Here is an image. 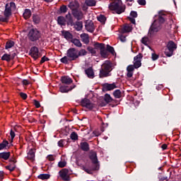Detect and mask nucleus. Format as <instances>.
Returning <instances> with one entry per match:
<instances>
[{
  "label": "nucleus",
  "instance_id": "nucleus-26",
  "mask_svg": "<svg viewBox=\"0 0 181 181\" xmlns=\"http://www.w3.org/2000/svg\"><path fill=\"white\" fill-rule=\"evenodd\" d=\"M85 5L86 6H95L97 5L96 0H85Z\"/></svg>",
  "mask_w": 181,
  "mask_h": 181
},
{
  "label": "nucleus",
  "instance_id": "nucleus-50",
  "mask_svg": "<svg viewBox=\"0 0 181 181\" xmlns=\"http://www.w3.org/2000/svg\"><path fill=\"white\" fill-rule=\"evenodd\" d=\"M151 59H152V60H153V61L158 60V59H159V55L156 54V53H153V54H152Z\"/></svg>",
  "mask_w": 181,
  "mask_h": 181
},
{
  "label": "nucleus",
  "instance_id": "nucleus-30",
  "mask_svg": "<svg viewBox=\"0 0 181 181\" xmlns=\"http://www.w3.org/2000/svg\"><path fill=\"white\" fill-rule=\"evenodd\" d=\"M57 22L59 25H61V26H64V25H66V18L63 16H59Z\"/></svg>",
  "mask_w": 181,
  "mask_h": 181
},
{
  "label": "nucleus",
  "instance_id": "nucleus-7",
  "mask_svg": "<svg viewBox=\"0 0 181 181\" xmlns=\"http://www.w3.org/2000/svg\"><path fill=\"white\" fill-rule=\"evenodd\" d=\"M95 47H96V49H100V56L102 57L104 59H107V57H108V51L105 49V45L97 42L95 44Z\"/></svg>",
  "mask_w": 181,
  "mask_h": 181
},
{
  "label": "nucleus",
  "instance_id": "nucleus-37",
  "mask_svg": "<svg viewBox=\"0 0 181 181\" xmlns=\"http://www.w3.org/2000/svg\"><path fill=\"white\" fill-rule=\"evenodd\" d=\"M38 179H41V180H47V179H50V175L41 174L38 175Z\"/></svg>",
  "mask_w": 181,
  "mask_h": 181
},
{
  "label": "nucleus",
  "instance_id": "nucleus-23",
  "mask_svg": "<svg viewBox=\"0 0 181 181\" xmlns=\"http://www.w3.org/2000/svg\"><path fill=\"white\" fill-rule=\"evenodd\" d=\"M23 16L24 19H29V18L32 16V11H30V9H25L24 13H23Z\"/></svg>",
  "mask_w": 181,
  "mask_h": 181
},
{
  "label": "nucleus",
  "instance_id": "nucleus-2",
  "mask_svg": "<svg viewBox=\"0 0 181 181\" xmlns=\"http://www.w3.org/2000/svg\"><path fill=\"white\" fill-rule=\"evenodd\" d=\"M16 10V4L13 2L7 3L4 11V17H0V22H8L9 17L12 16V12Z\"/></svg>",
  "mask_w": 181,
  "mask_h": 181
},
{
  "label": "nucleus",
  "instance_id": "nucleus-34",
  "mask_svg": "<svg viewBox=\"0 0 181 181\" xmlns=\"http://www.w3.org/2000/svg\"><path fill=\"white\" fill-rule=\"evenodd\" d=\"M113 95L115 98H121L122 97V92L120 90H115L113 93Z\"/></svg>",
  "mask_w": 181,
  "mask_h": 181
},
{
  "label": "nucleus",
  "instance_id": "nucleus-46",
  "mask_svg": "<svg viewBox=\"0 0 181 181\" xmlns=\"http://www.w3.org/2000/svg\"><path fill=\"white\" fill-rule=\"evenodd\" d=\"M87 54V51L86 49H81L79 52H78V57H80V56H86Z\"/></svg>",
  "mask_w": 181,
  "mask_h": 181
},
{
  "label": "nucleus",
  "instance_id": "nucleus-4",
  "mask_svg": "<svg viewBox=\"0 0 181 181\" xmlns=\"http://www.w3.org/2000/svg\"><path fill=\"white\" fill-rule=\"evenodd\" d=\"M163 22H165V18L159 16L158 19L153 21L148 30L149 36H153L156 32H159V30H160V26H162Z\"/></svg>",
  "mask_w": 181,
  "mask_h": 181
},
{
  "label": "nucleus",
  "instance_id": "nucleus-5",
  "mask_svg": "<svg viewBox=\"0 0 181 181\" xmlns=\"http://www.w3.org/2000/svg\"><path fill=\"white\" fill-rule=\"evenodd\" d=\"M112 70L111 62L110 61H105L102 65L100 70L99 77L100 78H104V77H108L110 76V73Z\"/></svg>",
  "mask_w": 181,
  "mask_h": 181
},
{
  "label": "nucleus",
  "instance_id": "nucleus-64",
  "mask_svg": "<svg viewBox=\"0 0 181 181\" xmlns=\"http://www.w3.org/2000/svg\"><path fill=\"white\" fill-rule=\"evenodd\" d=\"M6 169H8V170H10L11 172H12L15 168H11V166H6Z\"/></svg>",
  "mask_w": 181,
  "mask_h": 181
},
{
  "label": "nucleus",
  "instance_id": "nucleus-45",
  "mask_svg": "<svg viewBox=\"0 0 181 181\" xmlns=\"http://www.w3.org/2000/svg\"><path fill=\"white\" fill-rule=\"evenodd\" d=\"M105 101L107 103H111V101H112V98H111V96L109 94H105Z\"/></svg>",
  "mask_w": 181,
  "mask_h": 181
},
{
  "label": "nucleus",
  "instance_id": "nucleus-62",
  "mask_svg": "<svg viewBox=\"0 0 181 181\" xmlns=\"http://www.w3.org/2000/svg\"><path fill=\"white\" fill-rule=\"evenodd\" d=\"M23 84H24V86H28V84H29V81H28V80H23Z\"/></svg>",
  "mask_w": 181,
  "mask_h": 181
},
{
  "label": "nucleus",
  "instance_id": "nucleus-38",
  "mask_svg": "<svg viewBox=\"0 0 181 181\" xmlns=\"http://www.w3.org/2000/svg\"><path fill=\"white\" fill-rule=\"evenodd\" d=\"M173 49H170V48H165V54L168 56V57H170L173 55Z\"/></svg>",
  "mask_w": 181,
  "mask_h": 181
},
{
  "label": "nucleus",
  "instance_id": "nucleus-24",
  "mask_svg": "<svg viewBox=\"0 0 181 181\" xmlns=\"http://www.w3.org/2000/svg\"><path fill=\"white\" fill-rule=\"evenodd\" d=\"M9 156H11V152L0 153V159L8 160L9 159Z\"/></svg>",
  "mask_w": 181,
  "mask_h": 181
},
{
  "label": "nucleus",
  "instance_id": "nucleus-21",
  "mask_svg": "<svg viewBox=\"0 0 181 181\" xmlns=\"http://www.w3.org/2000/svg\"><path fill=\"white\" fill-rule=\"evenodd\" d=\"M81 148L85 152H88V151H90V146L88 145V143L83 141L81 143Z\"/></svg>",
  "mask_w": 181,
  "mask_h": 181
},
{
  "label": "nucleus",
  "instance_id": "nucleus-63",
  "mask_svg": "<svg viewBox=\"0 0 181 181\" xmlns=\"http://www.w3.org/2000/svg\"><path fill=\"white\" fill-rule=\"evenodd\" d=\"M161 148H162V149H163V151H165V149H167L168 145H166V144H163V145L161 146Z\"/></svg>",
  "mask_w": 181,
  "mask_h": 181
},
{
  "label": "nucleus",
  "instance_id": "nucleus-44",
  "mask_svg": "<svg viewBox=\"0 0 181 181\" xmlns=\"http://www.w3.org/2000/svg\"><path fill=\"white\" fill-rule=\"evenodd\" d=\"M106 50L107 51V52H109V53H111L112 54H114V53H115L114 47L110 46L109 45H107Z\"/></svg>",
  "mask_w": 181,
  "mask_h": 181
},
{
  "label": "nucleus",
  "instance_id": "nucleus-10",
  "mask_svg": "<svg viewBox=\"0 0 181 181\" xmlns=\"http://www.w3.org/2000/svg\"><path fill=\"white\" fill-rule=\"evenodd\" d=\"M30 55L31 56V57H33V59H34V60H37V59L40 57V54L39 53V48H37V47H31L30 51Z\"/></svg>",
  "mask_w": 181,
  "mask_h": 181
},
{
  "label": "nucleus",
  "instance_id": "nucleus-33",
  "mask_svg": "<svg viewBox=\"0 0 181 181\" xmlns=\"http://www.w3.org/2000/svg\"><path fill=\"white\" fill-rule=\"evenodd\" d=\"M15 46V42L12 40H8L6 43L5 49L8 50V49H11Z\"/></svg>",
  "mask_w": 181,
  "mask_h": 181
},
{
  "label": "nucleus",
  "instance_id": "nucleus-18",
  "mask_svg": "<svg viewBox=\"0 0 181 181\" xmlns=\"http://www.w3.org/2000/svg\"><path fill=\"white\" fill-rule=\"evenodd\" d=\"M115 88H117L115 83H106L103 85V90H107V91H111V90H114Z\"/></svg>",
  "mask_w": 181,
  "mask_h": 181
},
{
  "label": "nucleus",
  "instance_id": "nucleus-9",
  "mask_svg": "<svg viewBox=\"0 0 181 181\" xmlns=\"http://www.w3.org/2000/svg\"><path fill=\"white\" fill-rule=\"evenodd\" d=\"M59 175L64 181H70V175H69V169L64 168L59 172Z\"/></svg>",
  "mask_w": 181,
  "mask_h": 181
},
{
  "label": "nucleus",
  "instance_id": "nucleus-51",
  "mask_svg": "<svg viewBox=\"0 0 181 181\" xmlns=\"http://www.w3.org/2000/svg\"><path fill=\"white\" fill-rule=\"evenodd\" d=\"M45 62H49V58L46 57V56H44L42 57L40 64H42L45 63Z\"/></svg>",
  "mask_w": 181,
  "mask_h": 181
},
{
  "label": "nucleus",
  "instance_id": "nucleus-40",
  "mask_svg": "<svg viewBox=\"0 0 181 181\" xmlns=\"http://www.w3.org/2000/svg\"><path fill=\"white\" fill-rule=\"evenodd\" d=\"M69 8H67V6L66 5H62L59 8V12L60 13H66Z\"/></svg>",
  "mask_w": 181,
  "mask_h": 181
},
{
  "label": "nucleus",
  "instance_id": "nucleus-28",
  "mask_svg": "<svg viewBox=\"0 0 181 181\" xmlns=\"http://www.w3.org/2000/svg\"><path fill=\"white\" fill-rule=\"evenodd\" d=\"M71 42L74 46H76V47H81L83 46V44H81V42L78 39H72Z\"/></svg>",
  "mask_w": 181,
  "mask_h": 181
},
{
  "label": "nucleus",
  "instance_id": "nucleus-53",
  "mask_svg": "<svg viewBox=\"0 0 181 181\" xmlns=\"http://www.w3.org/2000/svg\"><path fill=\"white\" fill-rule=\"evenodd\" d=\"M119 40L121 42H127V36L122 35L119 36Z\"/></svg>",
  "mask_w": 181,
  "mask_h": 181
},
{
  "label": "nucleus",
  "instance_id": "nucleus-58",
  "mask_svg": "<svg viewBox=\"0 0 181 181\" xmlns=\"http://www.w3.org/2000/svg\"><path fill=\"white\" fill-rule=\"evenodd\" d=\"M20 95L23 100H26V98H28V95H26V93H21Z\"/></svg>",
  "mask_w": 181,
  "mask_h": 181
},
{
  "label": "nucleus",
  "instance_id": "nucleus-49",
  "mask_svg": "<svg viewBox=\"0 0 181 181\" xmlns=\"http://www.w3.org/2000/svg\"><path fill=\"white\" fill-rule=\"evenodd\" d=\"M88 50L92 54H95V49L93 48L92 47H88Z\"/></svg>",
  "mask_w": 181,
  "mask_h": 181
},
{
  "label": "nucleus",
  "instance_id": "nucleus-31",
  "mask_svg": "<svg viewBox=\"0 0 181 181\" xmlns=\"http://www.w3.org/2000/svg\"><path fill=\"white\" fill-rule=\"evenodd\" d=\"M74 28L76 30L79 32V30H81V29H83V22L77 21L74 25Z\"/></svg>",
  "mask_w": 181,
  "mask_h": 181
},
{
  "label": "nucleus",
  "instance_id": "nucleus-25",
  "mask_svg": "<svg viewBox=\"0 0 181 181\" xmlns=\"http://www.w3.org/2000/svg\"><path fill=\"white\" fill-rule=\"evenodd\" d=\"M73 88H74V86L73 88L71 87L69 88V86H64L59 88V91L61 93H69V91H71Z\"/></svg>",
  "mask_w": 181,
  "mask_h": 181
},
{
  "label": "nucleus",
  "instance_id": "nucleus-17",
  "mask_svg": "<svg viewBox=\"0 0 181 181\" xmlns=\"http://www.w3.org/2000/svg\"><path fill=\"white\" fill-rule=\"evenodd\" d=\"M61 81L62 83H63V84H71V83H73V79H71V78H70L69 76H62L61 78Z\"/></svg>",
  "mask_w": 181,
  "mask_h": 181
},
{
  "label": "nucleus",
  "instance_id": "nucleus-16",
  "mask_svg": "<svg viewBox=\"0 0 181 181\" xmlns=\"http://www.w3.org/2000/svg\"><path fill=\"white\" fill-rule=\"evenodd\" d=\"M73 15L78 21L83 19V18L84 16L83 14V12L81 11H78V10H75L74 11H73Z\"/></svg>",
  "mask_w": 181,
  "mask_h": 181
},
{
  "label": "nucleus",
  "instance_id": "nucleus-13",
  "mask_svg": "<svg viewBox=\"0 0 181 181\" xmlns=\"http://www.w3.org/2000/svg\"><path fill=\"white\" fill-rule=\"evenodd\" d=\"M81 105H82V107H86V108H88V110H92L93 108V103H91L90 100L87 98L83 99L81 101Z\"/></svg>",
  "mask_w": 181,
  "mask_h": 181
},
{
  "label": "nucleus",
  "instance_id": "nucleus-19",
  "mask_svg": "<svg viewBox=\"0 0 181 181\" xmlns=\"http://www.w3.org/2000/svg\"><path fill=\"white\" fill-rule=\"evenodd\" d=\"M85 73L88 77V78H94V71L93 70V68H88L87 69L85 70Z\"/></svg>",
  "mask_w": 181,
  "mask_h": 181
},
{
  "label": "nucleus",
  "instance_id": "nucleus-61",
  "mask_svg": "<svg viewBox=\"0 0 181 181\" xmlns=\"http://www.w3.org/2000/svg\"><path fill=\"white\" fill-rule=\"evenodd\" d=\"M129 21L131 22V23H133L134 25H135V18L129 17Z\"/></svg>",
  "mask_w": 181,
  "mask_h": 181
},
{
  "label": "nucleus",
  "instance_id": "nucleus-39",
  "mask_svg": "<svg viewBox=\"0 0 181 181\" xmlns=\"http://www.w3.org/2000/svg\"><path fill=\"white\" fill-rule=\"evenodd\" d=\"M8 142L6 140H4L2 143H0V151H2V149H5L6 146L8 145Z\"/></svg>",
  "mask_w": 181,
  "mask_h": 181
},
{
  "label": "nucleus",
  "instance_id": "nucleus-27",
  "mask_svg": "<svg viewBox=\"0 0 181 181\" xmlns=\"http://www.w3.org/2000/svg\"><path fill=\"white\" fill-rule=\"evenodd\" d=\"M62 35L66 40H70V39H73V35L70 33L69 31H63L62 32Z\"/></svg>",
  "mask_w": 181,
  "mask_h": 181
},
{
  "label": "nucleus",
  "instance_id": "nucleus-32",
  "mask_svg": "<svg viewBox=\"0 0 181 181\" xmlns=\"http://www.w3.org/2000/svg\"><path fill=\"white\" fill-rule=\"evenodd\" d=\"M67 165V161L65 159H63V156H62L61 160L58 163L59 168H66Z\"/></svg>",
  "mask_w": 181,
  "mask_h": 181
},
{
  "label": "nucleus",
  "instance_id": "nucleus-36",
  "mask_svg": "<svg viewBox=\"0 0 181 181\" xmlns=\"http://www.w3.org/2000/svg\"><path fill=\"white\" fill-rule=\"evenodd\" d=\"M141 42L145 46H148V45H149V43H150L149 37L145 36L143 38H141Z\"/></svg>",
  "mask_w": 181,
  "mask_h": 181
},
{
  "label": "nucleus",
  "instance_id": "nucleus-29",
  "mask_svg": "<svg viewBox=\"0 0 181 181\" xmlns=\"http://www.w3.org/2000/svg\"><path fill=\"white\" fill-rule=\"evenodd\" d=\"M167 48L175 52V50H176V48H177L176 44H175L173 41H170L167 45Z\"/></svg>",
  "mask_w": 181,
  "mask_h": 181
},
{
  "label": "nucleus",
  "instance_id": "nucleus-3",
  "mask_svg": "<svg viewBox=\"0 0 181 181\" xmlns=\"http://www.w3.org/2000/svg\"><path fill=\"white\" fill-rule=\"evenodd\" d=\"M111 3L109 4V9L115 11L119 15L125 12V6L122 5L121 0H110Z\"/></svg>",
  "mask_w": 181,
  "mask_h": 181
},
{
  "label": "nucleus",
  "instance_id": "nucleus-55",
  "mask_svg": "<svg viewBox=\"0 0 181 181\" xmlns=\"http://www.w3.org/2000/svg\"><path fill=\"white\" fill-rule=\"evenodd\" d=\"M10 135H11V142H12L13 141V139L16 136L15 132H13L12 130H11Z\"/></svg>",
  "mask_w": 181,
  "mask_h": 181
},
{
  "label": "nucleus",
  "instance_id": "nucleus-57",
  "mask_svg": "<svg viewBox=\"0 0 181 181\" xmlns=\"http://www.w3.org/2000/svg\"><path fill=\"white\" fill-rule=\"evenodd\" d=\"M127 77H129V78H131V77H132V76H134V73L132 72V71H129V70H127Z\"/></svg>",
  "mask_w": 181,
  "mask_h": 181
},
{
  "label": "nucleus",
  "instance_id": "nucleus-56",
  "mask_svg": "<svg viewBox=\"0 0 181 181\" xmlns=\"http://www.w3.org/2000/svg\"><path fill=\"white\" fill-rule=\"evenodd\" d=\"M47 159H48V160H50V162H53V160H54V156L53 155H49L47 157Z\"/></svg>",
  "mask_w": 181,
  "mask_h": 181
},
{
  "label": "nucleus",
  "instance_id": "nucleus-41",
  "mask_svg": "<svg viewBox=\"0 0 181 181\" xmlns=\"http://www.w3.org/2000/svg\"><path fill=\"white\" fill-rule=\"evenodd\" d=\"M70 138L72 139V141H77V139H78V135L77 133H76V132H74L71 134Z\"/></svg>",
  "mask_w": 181,
  "mask_h": 181
},
{
  "label": "nucleus",
  "instance_id": "nucleus-11",
  "mask_svg": "<svg viewBox=\"0 0 181 181\" xmlns=\"http://www.w3.org/2000/svg\"><path fill=\"white\" fill-rule=\"evenodd\" d=\"M142 59V54H139L134 58V66L135 69H139V66H141V60Z\"/></svg>",
  "mask_w": 181,
  "mask_h": 181
},
{
  "label": "nucleus",
  "instance_id": "nucleus-14",
  "mask_svg": "<svg viewBox=\"0 0 181 181\" xmlns=\"http://www.w3.org/2000/svg\"><path fill=\"white\" fill-rule=\"evenodd\" d=\"M68 6L73 12H74V11H77V9H78V2L71 1L69 3Z\"/></svg>",
  "mask_w": 181,
  "mask_h": 181
},
{
  "label": "nucleus",
  "instance_id": "nucleus-1",
  "mask_svg": "<svg viewBox=\"0 0 181 181\" xmlns=\"http://www.w3.org/2000/svg\"><path fill=\"white\" fill-rule=\"evenodd\" d=\"M89 158L92 162L91 165H83L81 167L82 170H84L88 175H93V173L100 169V164H98V158H97V153L90 151Z\"/></svg>",
  "mask_w": 181,
  "mask_h": 181
},
{
  "label": "nucleus",
  "instance_id": "nucleus-47",
  "mask_svg": "<svg viewBox=\"0 0 181 181\" xmlns=\"http://www.w3.org/2000/svg\"><path fill=\"white\" fill-rule=\"evenodd\" d=\"M69 57H62L60 61L61 63H64V64H67L69 63Z\"/></svg>",
  "mask_w": 181,
  "mask_h": 181
},
{
  "label": "nucleus",
  "instance_id": "nucleus-8",
  "mask_svg": "<svg viewBox=\"0 0 181 181\" xmlns=\"http://www.w3.org/2000/svg\"><path fill=\"white\" fill-rule=\"evenodd\" d=\"M66 56L70 60H76L78 59V51L75 48H70L67 50Z\"/></svg>",
  "mask_w": 181,
  "mask_h": 181
},
{
  "label": "nucleus",
  "instance_id": "nucleus-6",
  "mask_svg": "<svg viewBox=\"0 0 181 181\" xmlns=\"http://www.w3.org/2000/svg\"><path fill=\"white\" fill-rule=\"evenodd\" d=\"M40 32L36 28L31 29L28 33V39L31 42H36L40 39Z\"/></svg>",
  "mask_w": 181,
  "mask_h": 181
},
{
  "label": "nucleus",
  "instance_id": "nucleus-59",
  "mask_svg": "<svg viewBox=\"0 0 181 181\" xmlns=\"http://www.w3.org/2000/svg\"><path fill=\"white\" fill-rule=\"evenodd\" d=\"M34 105H35L36 108H40V103L37 100H34Z\"/></svg>",
  "mask_w": 181,
  "mask_h": 181
},
{
  "label": "nucleus",
  "instance_id": "nucleus-42",
  "mask_svg": "<svg viewBox=\"0 0 181 181\" xmlns=\"http://www.w3.org/2000/svg\"><path fill=\"white\" fill-rule=\"evenodd\" d=\"M33 21L34 23H40V16L37 15H33Z\"/></svg>",
  "mask_w": 181,
  "mask_h": 181
},
{
  "label": "nucleus",
  "instance_id": "nucleus-43",
  "mask_svg": "<svg viewBox=\"0 0 181 181\" xmlns=\"http://www.w3.org/2000/svg\"><path fill=\"white\" fill-rule=\"evenodd\" d=\"M98 21L100 22L101 23H105V21H107V18L104 15H100L98 17Z\"/></svg>",
  "mask_w": 181,
  "mask_h": 181
},
{
  "label": "nucleus",
  "instance_id": "nucleus-15",
  "mask_svg": "<svg viewBox=\"0 0 181 181\" xmlns=\"http://www.w3.org/2000/svg\"><path fill=\"white\" fill-rule=\"evenodd\" d=\"M80 36L82 42L85 45H88L90 43V37L88 36V34L83 33Z\"/></svg>",
  "mask_w": 181,
  "mask_h": 181
},
{
  "label": "nucleus",
  "instance_id": "nucleus-12",
  "mask_svg": "<svg viewBox=\"0 0 181 181\" xmlns=\"http://www.w3.org/2000/svg\"><path fill=\"white\" fill-rule=\"evenodd\" d=\"M86 30L90 33H93L95 30V27L94 26V23L91 21H87L85 25Z\"/></svg>",
  "mask_w": 181,
  "mask_h": 181
},
{
  "label": "nucleus",
  "instance_id": "nucleus-22",
  "mask_svg": "<svg viewBox=\"0 0 181 181\" xmlns=\"http://www.w3.org/2000/svg\"><path fill=\"white\" fill-rule=\"evenodd\" d=\"M35 149L31 148L29 152L28 153V159H29L30 160H35Z\"/></svg>",
  "mask_w": 181,
  "mask_h": 181
},
{
  "label": "nucleus",
  "instance_id": "nucleus-35",
  "mask_svg": "<svg viewBox=\"0 0 181 181\" xmlns=\"http://www.w3.org/2000/svg\"><path fill=\"white\" fill-rule=\"evenodd\" d=\"M1 60H5L6 62H11V60H12V56L11 54H4L1 57Z\"/></svg>",
  "mask_w": 181,
  "mask_h": 181
},
{
  "label": "nucleus",
  "instance_id": "nucleus-20",
  "mask_svg": "<svg viewBox=\"0 0 181 181\" xmlns=\"http://www.w3.org/2000/svg\"><path fill=\"white\" fill-rule=\"evenodd\" d=\"M122 31L123 32V33H128L129 32H132V25H131L129 24L124 25L122 29Z\"/></svg>",
  "mask_w": 181,
  "mask_h": 181
},
{
  "label": "nucleus",
  "instance_id": "nucleus-52",
  "mask_svg": "<svg viewBox=\"0 0 181 181\" xmlns=\"http://www.w3.org/2000/svg\"><path fill=\"white\" fill-rule=\"evenodd\" d=\"M130 16H131L132 18H137L138 13H136V11H132V12L130 13Z\"/></svg>",
  "mask_w": 181,
  "mask_h": 181
},
{
  "label": "nucleus",
  "instance_id": "nucleus-48",
  "mask_svg": "<svg viewBox=\"0 0 181 181\" xmlns=\"http://www.w3.org/2000/svg\"><path fill=\"white\" fill-rule=\"evenodd\" d=\"M135 69L136 68L134 65H129L127 68V70H129V71L134 73V71L135 70Z\"/></svg>",
  "mask_w": 181,
  "mask_h": 181
},
{
  "label": "nucleus",
  "instance_id": "nucleus-60",
  "mask_svg": "<svg viewBox=\"0 0 181 181\" xmlns=\"http://www.w3.org/2000/svg\"><path fill=\"white\" fill-rule=\"evenodd\" d=\"M138 4L139 5H146V1L145 0H138Z\"/></svg>",
  "mask_w": 181,
  "mask_h": 181
},
{
  "label": "nucleus",
  "instance_id": "nucleus-54",
  "mask_svg": "<svg viewBox=\"0 0 181 181\" xmlns=\"http://www.w3.org/2000/svg\"><path fill=\"white\" fill-rule=\"evenodd\" d=\"M58 146H59L60 148H63V146H64V140L59 141Z\"/></svg>",
  "mask_w": 181,
  "mask_h": 181
}]
</instances>
